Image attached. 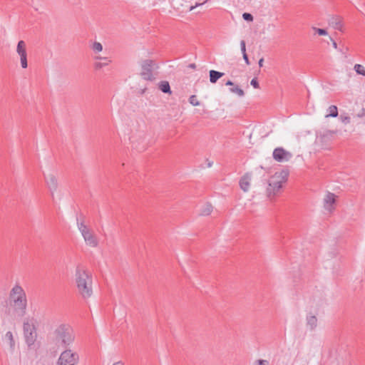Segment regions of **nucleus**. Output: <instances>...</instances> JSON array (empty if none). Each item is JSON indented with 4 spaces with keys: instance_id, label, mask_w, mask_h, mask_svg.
I'll list each match as a JSON object with an SVG mask.
<instances>
[{
    "instance_id": "nucleus-1",
    "label": "nucleus",
    "mask_w": 365,
    "mask_h": 365,
    "mask_svg": "<svg viewBox=\"0 0 365 365\" xmlns=\"http://www.w3.org/2000/svg\"><path fill=\"white\" fill-rule=\"evenodd\" d=\"M75 340L73 329L67 324H61L56 327L49 336V341L57 348H67Z\"/></svg>"
},
{
    "instance_id": "nucleus-2",
    "label": "nucleus",
    "mask_w": 365,
    "mask_h": 365,
    "mask_svg": "<svg viewBox=\"0 0 365 365\" xmlns=\"http://www.w3.org/2000/svg\"><path fill=\"white\" fill-rule=\"evenodd\" d=\"M76 284L79 294L83 299H88L93 294V281L91 274L82 267H78L75 274Z\"/></svg>"
},
{
    "instance_id": "nucleus-3",
    "label": "nucleus",
    "mask_w": 365,
    "mask_h": 365,
    "mask_svg": "<svg viewBox=\"0 0 365 365\" xmlns=\"http://www.w3.org/2000/svg\"><path fill=\"white\" fill-rule=\"evenodd\" d=\"M9 304L19 315H24L27 307L26 294L23 287L18 283L15 284L9 294Z\"/></svg>"
},
{
    "instance_id": "nucleus-4",
    "label": "nucleus",
    "mask_w": 365,
    "mask_h": 365,
    "mask_svg": "<svg viewBox=\"0 0 365 365\" xmlns=\"http://www.w3.org/2000/svg\"><path fill=\"white\" fill-rule=\"evenodd\" d=\"M287 180V174L284 172L276 173L268 181L267 195L271 200L278 195Z\"/></svg>"
},
{
    "instance_id": "nucleus-5",
    "label": "nucleus",
    "mask_w": 365,
    "mask_h": 365,
    "mask_svg": "<svg viewBox=\"0 0 365 365\" xmlns=\"http://www.w3.org/2000/svg\"><path fill=\"white\" fill-rule=\"evenodd\" d=\"M77 227L86 245L91 247H96L98 245V240L92 230H91L83 222L78 221Z\"/></svg>"
},
{
    "instance_id": "nucleus-6",
    "label": "nucleus",
    "mask_w": 365,
    "mask_h": 365,
    "mask_svg": "<svg viewBox=\"0 0 365 365\" xmlns=\"http://www.w3.org/2000/svg\"><path fill=\"white\" fill-rule=\"evenodd\" d=\"M46 185L50 192L53 200L55 199L56 195L59 193V183L58 180V174L54 171L48 173H43Z\"/></svg>"
},
{
    "instance_id": "nucleus-7",
    "label": "nucleus",
    "mask_w": 365,
    "mask_h": 365,
    "mask_svg": "<svg viewBox=\"0 0 365 365\" xmlns=\"http://www.w3.org/2000/svg\"><path fill=\"white\" fill-rule=\"evenodd\" d=\"M79 361V356L71 349H65L61 352L58 359V365L76 364Z\"/></svg>"
},
{
    "instance_id": "nucleus-8",
    "label": "nucleus",
    "mask_w": 365,
    "mask_h": 365,
    "mask_svg": "<svg viewBox=\"0 0 365 365\" xmlns=\"http://www.w3.org/2000/svg\"><path fill=\"white\" fill-rule=\"evenodd\" d=\"M23 329L26 343L29 346H31L37 337L36 327L33 323L27 321L24 323Z\"/></svg>"
},
{
    "instance_id": "nucleus-9",
    "label": "nucleus",
    "mask_w": 365,
    "mask_h": 365,
    "mask_svg": "<svg viewBox=\"0 0 365 365\" xmlns=\"http://www.w3.org/2000/svg\"><path fill=\"white\" fill-rule=\"evenodd\" d=\"M155 62L152 60H146L142 64L140 76L144 80L152 81L155 77L153 73Z\"/></svg>"
},
{
    "instance_id": "nucleus-10",
    "label": "nucleus",
    "mask_w": 365,
    "mask_h": 365,
    "mask_svg": "<svg viewBox=\"0 0 365 365\" xmlns=\"http://www.w3.org/2000/svg\"><path fill=\"white\" fill-rule=\"evenodd\" d=\"M273 158L279 163L287 162L292 158V154L282 148H277L273 151Z\"/></svg>"
},
{
    "instance_id": "nucleus-11",
    "label": "nucleus",
    "mask_w": 365,
    "mask_h": 365,
    "mask_svg": "<svg viewBox=\"0 0 365 365\" xmlns=\"http://www.w3.org/2000/svg\"><path fill=\"white\" fill-rule=\"evenodd\" d=\"M335 202H336V195L332 192H328L324 198V209L329 212H332L335 209V207H334Z\"/></svg>"
},
{
    "instance_id": "nucleus-12",
    "label": "nucleus",
    "mask_w": 365,
    "mask_h": 365,
    "mask_svg": "<svg viewBox=\"0 0 365 365\" xmlns=\"http://www.w3.org/2000/svg\"><path fill=\"white\" fill-rule=\"evenodd\" d=\"M107 51L103 50V47H93V56L96 59L107 60Z\"/></svg>"
},
{
    "instance_id": "nucleus-13",
    "label": "nucleus",
    "mask_w": 365,
    "mask_h": 365,
    "mask_svg": "<svg viewBox=\"0 0 365 365\" xmlns=\"http://www.w3.org/2000/svg\"><path fill=\"white\" fill-rule=\"evenodd\" d=\"M16 51L20 58L21 67L23 68H27V52L26 51V47H17Z\"/></svg>"
},
{
    "instance_id": "nucleus-14",
    "label": "nucleus",
    "mask_w": 365,
    "mask_h": 365,
    "mask_svg": "<svg viewBox=\"0 0 365 365\" xmlns=\"http://www.w3.org/2000/svg\"><path fill=\"white\" fill-rule=\"evenodd\" d=\"M252 176L250 174L247 173L244 176H242L240 180V188L244 192H247L249 190L250 186Z\"/></svg>"
},
{
    "instance_id": "nucleus-15",
    "label": "nucleus",
    "mask_w": 365,
    "mask_h": 365,
    "mask_svg": "<svg viewBox=\"0 0 365 365\" xmlns=\"http://www.w3.org/2000/svg\"><path fill=\"white\" fill-rule=\"evenodd\" d=\"M329 24L332 26L334 29L341 30L342 24L340 17L333 16L329 20Z\"/></svg>"
},
{
    "instance_id": "nucleus-16",
    "label": "nucleus",
    "mask_w": 365,
    "mask_h": 365,
    "mask_svg": "<svg viewBox=\"0 0 365 365\" xmlns=\"http://www.w3.org/2000/svg\"><path fill=\"white\" fill-rule=\"evenodd\" d=\"M307 326L310 330H314L317 326V318L314 315H308L306 319Z\"/></svg>"
},
{
    "instance_id": "nucleus-17",
    "label": "nucleus",
    "mask_w": 365,
    "mask_h": 365,
    "mask_svg": "<svg viewBox=\"0 0 365 365\" xmlns=\"http://www.w3.org/2000/svg\"><path fill=\"white\" fill-rule=\"evenodd\" d=\"M224 76V73L217 71L215 70L210 71V81L212 83H215L218 79Z\"/></svg>"
},
{
    "instance_id": "nucleus-18",
    "label": "nucleus",
    "mask_w": 365,
    "mask_h": 365,
    "mask_svg": "<svg viewBox=\"0 0 365 365\" xmlns=\"http://www.w3.org/2000/svg\"><path fill=\"white\" fill-rule=\"evenodd\" d=\"M213 207L211 204L207 203L204 205L200 211V215L202 216H207L212 212Z\"/></svg>"
},
{
    "instance_id": "nucleus-19",
    "label": "nucleus",
    "mask_w": 365,
    "mask_h": 365,
    "mask_svg": "<svg viewBox=\"0 0 365 365\" xmlns=\"http://www.w3.org/2000/svg\"><path fill=\"white\" fill-rule=\"evenodd\" d=\"M158 88L163 93H171L170 86L168 81H160L158 84Z\"/></svg>"
},
{
    "instance_id": "nucleus-20",
    "label": "nucleus",
    "mask_w": 365,
    "mask_h": 365,
    "mask_svg": "<svg viewBox=\"0 0 365 365\" xmlns=\"http://www.w3.org/2000/svg\"><path fill=\"white\" fill-rule=\"evenodd\" d=\"M5 339L8 341L11 350L14 351L15 347V341L11 331H9L6 333Z\"/></svg>"
},
{
    "instance_id": "nucleus-21",
    "label": "nucleus",
    "mask_w": 365,
    "mask_h": 365,
    "mask_svg": "<svg viewBox=\"0 0 365 365\" xmlns=\"http://www.w3.org/2000/svg\"><path fill=\"white\" fill-rule=\"evenodd\" d=\"M329 114L326 115L327 118L328 117H333L336 118L338 116V110L337 107L336 106H330L328 108Z\"/></svg>"
},
{
    "instance_id": "nucleus-22",
    "label": "nucleus",
    "mask_w": 365,
    "mask_h": 365,
    "mask_svg": "<svg viewBox=\"0 0 365 365\" xmlns=\"http://www.w3.org/2000/svg\"><path fill=\"white\" fill-rule=\"evenodd\" d=\"M312 30L314 32L313 33L314 36H315L316 34H318L319 36H327L328 35L327 31L324 29H319V28L313 26L312 28Z\"/></svg>"
},
{
    "instance_id": "nucleus-23",
    "label": "nucleus",
    "mask_w": 365,
    "mask_h": 365,
    "mask_svg": "<svg viewBox=\"0 0 365 365\" xmlns=\"http://www.w3.org/2000/svg\"><path fill=\"white\" fill-rule=\"evenodd\" d=\"M230 91L232 93L237 95L240 97H242L245 95L243 90L241 89L238 86H235L230 88Z\"/></svg>"
},
{
    "instance_id": "nucleus-24",
    "label": "nucleus",
    "mask_w": 365,
    "mask_h": 365,
    "mask_svg": "<svg viewBox=\"0 0 365 365\" xmlns=\"http://www.w3.org/2000/svg\"><path fill=\"white\" fill-rule=\"evenodd\" d=\"M354 70L358 74L365 76V68L362 65L355 64Z\"/></svg>"
},
{
    "instance_id": "nucleus-25",
    "label": "nucleus",
    "mask_w": 365,
    "mask_h": 365,
    "mask_svg": "<svg viewBox=\"0 0 365 365\" xmlns=\"http://www.w3.org/2000/svg\"><path fill=\"white\" fill-rule=\"evenodd\" d=\"M189 102L190 104H192L194 106H197L200 105V102L197 101V99L195 95H192L190 97Z\"/></svg>"
},
{
    "instance_id": "nucleus-26",
    "label": "nucleus",
    "mask_w": 365,
    "mask_h": 365,
    "mask_svg": "<svg viewBox=\"0 0 365 365\" xmlns=\"http://www.w3.org/2000/svg\"><path fill=\"white\" fill-rule=\"evenodd\" d=\"M241 51H242V53L243 54V58H244L245 63L247 65H250L249 58H248V56H247V55L246 53V47H241Z\"/></svg>"
},
{
    "instance_id": "nucleus-27",
    "label": "nucleus",
    "mask_w": 365,
    "mask_h": 365,
    "mask_svg": "<svg viewBox=\"0 0 365 365\" xmlns=\"http://www.w3.org/2000/svg\"><path fill=\"white\" fill-rule=\"evenodd\" d=\"M242 18L247 21H253V16L250 13H244L242 14Z\"/></svg>"
},
{
    "instance_id": "nucleus-28",
    "label": "nucleus",
    "mask_w": 365,
    "mask_h": 365,
    "mask_svg": "<svg viewBox=\"0 0 365 365\" xmlns=\"http://www.w3.org/2000/svg\"><path fill=\"white\" fill-rule=\"evenodd\" d=\"M110 61H108L106 63H100V62H96L95 64H94V66L96 69H99L101 68H102L103 66H106L109 63Z\"/></svg>"
},
{
    "instance_id": "nucleus-29",
    "label": "nucleus",
    "mask_w": 365,
    "mask_h": 365,
    "mask_svg": "<svg viewBox=\"0 0 365 365\" xmlns=\"http://www.w3.org/2000/svg\"><path fill=\"white\" fill-rule=\"evenodd\" d=\"M250 84L255 88H259V83L258 81H257L256 78H253L252 79L251 82H250Z\"/></svg>"
},
{
    "instance_id": "nucleus-30",
    "label": "nucleus",
    "mask_w": 365,
    "mask_h": 365,
    "mask_svg": "<svg viewBox=\"0 0 365 365\" xmlns=\"http://www.w3.org/2000/svg\"><path fill=\"white\" fill-rule=\"evenodd\" d=\"M341 121L344 123H350V118L349 116H344V117H341Z\"/></svg>"
},
{
    "instance_id": "nucleus-31",
    "label": "nucleus",
    "mask_w": 365,
    "mask_h": 365,
    "mask_svg": "<svg viewBox=\"0 0 365 365\" xmlns=\"http://www.w3.org/2000/svg\"><path fill=\"white\" fill-rule=\"evenodd\" d=\"M257 364L258 365H268V361H266V360H263V359H259L257 360Z\"/></svg>"
},
{
    "instance_id": "nucleus-32",
    "label": "nucleus",
    "mask_w": 365,
    "mask_h": 365,
    "mask_svg": "<svg viewBox=\"0 0 365 365\" xmlns=\"http://www.w3.org/2000/svg\"><path fill=\"white\" fill-rule=\"evenodd\" d=\"M205 1H204L203 3L200 4V3H196L195 6H191L189 9V11H192L195 8L203 4Z\"/></svg>"
},
{
    "instance_id": "nucleus-33",
    "label": "nucleus",
    "mask_w": 365,
    "mask_h": 365,
    "mask_svg": "<svg viewBox=\"0 0 365 365\" xmlns=\"http://www.w3.org/2000/svg\"><path fill=\"white\" fill-rule=\"evenodd\" d=\"M112 365H124V363L122 361H118L113 363Z\"/></svg>"
},
{
    "instance_id": "nucleus-34",
    "label": "nucleus",
    "mask_w": 365,
    "mask_h": 365,
    "mask_svg": "<svg viewBox=\"0 0 365 365\" xmlns=\"http://www.w3.org/2000/svg\"><path fill=\"white\" fill-rule=\"evenodd\" d=\"M263 62H264V59L262 58L259 59V67H262L263 66Z\"/></svg>"
},
{
    "instance_id": "nucleus-35",
    "label": "nucleus",
    "mask_w": 365,
    "mask_h": 365,
    "mask_svg": "<svg viewBox=\"0 0 365 365\" xmlns=\"http://www.w3.org/2000/svg\"><path fill=\"white\" fill-rule=\"evenodd\" d=\"M17 46H25V42L21 40L18 42Z\"/></svg>"
},
{
    "instance_id": "nucleus-36",
    "label": "nucleus",
    "mask_w": 365,
    "mask_h": 365,
    "mask_svg": "<svg viewBox=\"0 0 365 365\" xmlns=\"http://www.w3.org/2000/svg\"><path fill=\"white\" fill-rule=\"evenodd\" d=\"M225 85L226 86H234V83L232 81H227L226 83H225Z\"/></svg>"
},
{
    "instance_id": "nucleus-37",
    "label": "nucleus",
    "mask_w": 365,
    "mask_h": 365,
    "mask_svg": "<svg viewBox=\"0 0 365 365\" xmlns=\"http://www.w3.org/2000/svg\"><path fill=\"white\" fill-rule=\"evenodd\" d=\"M329 38L332 41V44H333L334 46H337L336 43L331 38V37L329 36Z\"/></svg>"
},
{
    "instance_id": "nucleus-38",
    "label": "nucleus",
    "mask_w": 365,
    "mask_h": 365,
    "mask_svg": "<svg viewBox=\"0 0 365 365\" xmlns=\"http://www.w3.org/2000/svg\"><path fill=\"white\" fill-rule=\"evenodd\" d=\"M93 46H102V45L98 42H95Z\"/></svg>"
},
{
    "instance_id": "nucleus-39",
    "label": "nucleus",
    "mask_w": 365,
    "mask_h": 365,
    "mask_svg": "<svg viewBox=\"0 0 365 365\" xmlns=\"http://www.w3.org/2000/svg\"><path fill=\"white\" fill-rule=\"evenodd\" d=\"M189 67L191 68H195V64H194V63L190 64Z\"/></svg>"
},
{
    "instance_id": "nucleus-40",
    "label": "nucleus",
    "mask_w": 365,
    "mask_h": 365,
    "mask_svg": "<svg viewBox=\"0 0 365 365\" xmlns=\"http://www.w3.org/2000/svg\"><path fill=\"white\" fill-rule=\"evenodd\" d=\"M240 46H245V42L244 40L241 41Z\"/></svg>"
},
{
    "instance_id": "nucleus-41",
    "label": "nucleus",
    "mask_w": 365,
    "mask_h": 365,
    "mask_svg": "<svg viewBox=\"0 0 365 365\" xmlns=\"http://www.w3.org/2000/svg\"><path fill=\"white\" fill-rule=\"evenodd\" d=\"M69 365H77V364H69Z\"/></svg>"
}]
</instances>
